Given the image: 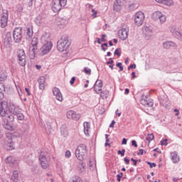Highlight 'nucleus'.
<instances>
[{
	"instance_id": "f257e3e1",
	"label": "nucleus",
	"mask_w": 182,
	"mask_h": 182,
	"mask_svg": "<svg viewBox=\"0 0 182 182\" xmlns=\"http://www.w3.org/2000/svg\"><path fill=\"white\" fill-rule=\"evenodd\" d=\"M70 46V41L68 36H62L61 38L57 43V49L58 52H65L68 50Z\"/></svg>"
},
{
	"instance_id": "f03ea898",
	"label": "nucleus",
	"mask_w": 182,
	"mask_h": 182,
	"mask_svg": "<svg viewBox=\"0 0 182 182\" xmlns=\"http://www.w3.org/2000/svg\"><path fill=\"white\" fill-rule=\"evenodd\" d=\"M87 154V149L86 148V145L80 144L78 146L75 150V156L77 160L80 161H82L85 160V157H86V154Z\"/></svg>"
},
{
	"instance_id": "7ed1b4c3",
	"label": "nucleus",
	"mask_w": 182,
	"mask_h": 182,
	"mask_svg": "<svg viewBox=\"0 0 182 182\" xmlns=\"http://www.w3.org/2000/svg\"><path fill=\"white\" fill-rule=\"evenodd\" d=\"M23 31L22 28L16 27L13 31V38L15 43H21L22 38H23Z\"/></svg>"
},
{
	"instance_id": "20e7f679",
	"label": "nucleus",
	"mask_w": 182,
	"mask_h": 182,
	"mask_svg": "<svg viewBox=\"0 0 182 182\" xmlns=\"http://www.w3.org/2000/svg\"><path fill=\"white\" fill-rule=\"evenodd\" d=\"M40 164L42 168H48L49 167V159H48V154L46 152L41 151L39 156Z\"/></svg>"
},
{
	"instance_id": "39448f33",
	"label": "nucleus",
	"mask_w": 182,
	"mask_h": 182,
	"mask_svg": "<svg viewBox=\"0 0 182 182\" xmlns=\"http://www.w3.org/2000/svg\"><path fill=\"white\" fill-rule=\"evenodd\" d=\"M145 18L146 17L144 16V12H141V11L136 12L134 16V21L135 25H136V26H141V25H143V23H144Z\"/></svg>"
},
{
	"instance_id": "423d86ee",
	"label": "nucleus",
	"mask_w": 182,
	"mask_h": 182,
	"mask_svg": "<svg viewBox=\"0 0 182 182\" xmlns=\"http://www.w3.org/2000/svg\"><path fill=\"white\" fill-rule=\"evenodd\" d=\"M38 38H33L31 43V46H30L29 48V55H31V59H33L35 58V52L38 49Z\"/></svg>"
},
{
	"instance_id": "0eeeda50",
	"label": "nucleus",
	"mask_w": 182,
	"mask_h": 182,
	"mask_svg": "<svg viewBox=\"0 0 182 182\" xmlns=\"http://www.w3.org/2000/svg\"><path fill=\"white\" fill-rule=\"evenodd\" d=\"M17 56L19 65L21 66H25V65H26V55H25V51L23 49H18Z\"/></svg>"
},
{
	"instance_id": "6e6552de",
	"label": "nucleus",
	"mask_w": 182,
	"mask_h": 182,
	"mask_svg": "<svg viewBox=\"0 0 182 182\" xmlns=\"http://www.w3.org/2000/svg\"><path fill=\"white\" fill-rule=\"evenodd\" d=\"M53 46V44L52 43V42H48L46 44H43V46L40 50L41 55L43 56L45 55H47V53H49V52L52 50Z\"/></svg>"
},
{
	"instance_id": "1a4fd4ad",
	"label": "nucleus",
	"mask_w": 182,
	"mask_h": 182,
	"mask_svg": "<svg viewBox=\"0 0 182 182\" xmlns=\"http://www.w3.org/2000/svg\"><path fill=\"white\" fill-rule=\"evenodd\" d=\"M8 10H3V13L0 18V26L1 28H6L8 25Z\"/></svg>"
},
{
	"instance_id": "9d476101",
	"label": "nucleus",
	"mask_w": 182,
	"mask_h": 182,
	"mask_svg": "<svg viewBox=\"0 0 182 182\" xmlns=\"http://www.w3.org/2000/svg\"><path fill=\"white\" fill-rule=\"evenodd\" d=\"M8 114V102L3 101L0 103V117H6Z\"/></svg>"
},
{
	"instance_id": "9b49d317",
	"label": "nucleus",
	"mask_w": 182,
	"mask_h": 182,
	"mask_svg": "<svg viewBox=\"0 0 182 182\" xmlns=\"http://www.w3.org/2000/svg\"><path fill=\"white\" fill-rule=\"evenodd\" d=\"M118 36L122 39V41H126V39L129 38V27H123L118 31Z\"/></svg>"
},
{
	"instance_id": "f8f14e48",
	"label": "nucleus",
	"mask_w": 182,
	"mask_h": 182,
	"mask_svg": "<svg viewBox=\"0 0 182 182\" xmlns=\"http://www.w3.org/2000/svg\"><path fill=\"white\" fill-rule=\"evenodd\" d=\"M51 9L55 13L59 12L62 9V6H65V5L62 4V3L59 2V0H53L51 2Z\"/></svg>"
},
{
	"instance_id": "ddd939ff",
	"label": "nucleus",
	"mask_w": 182,
	"mask_h": 182,
	"mask_svg": "<svg viewBox=\"0 0 182 182\" xmlns=\"http://www.w3.org/2000/svg\"><path fill=\"white\" fill-rule=\"evenodd\" d=\"M81 117V115L80 113H77L76 112L73 110H69L67 112V118L68 119H72L73 120H75V122H77Z\"/></svg>"
},
{
	"instance_id": "4468645a",
	"label": "nucleus",
	"mask_w": 182,
	"mask_h": 182,
	"mask_svg": "<svg viewBox=\"0 0 182 182\" xmlns=\"http://www.w3.org/2000/svg\"><path fill=\"white\" fill-rule=\"evenodd\" d=\"M144 39L146 41H150L153 38V29L151 28L146 26L144 28Z\"/></svg>"
},
{
	"instance_id": "2eb2a0df",
	"label": "nucleus",
	"mask_w": 182,
	"mask_h": 182,
	"mask_svg": "<svg viewBox=\"0 0 182 182\" xmlns=\"http://www.w3.org/2000/svg\"><path fill=\"white\" fill-rule=\"evenodd\" d=\"M4 46L6 49H11V48H12V37H11V33H7L6 35L4 41Z\"/></svg>"
},
{
	"instance_id": "dca6fc26",
	"label": "nucleus",
	"mask_w": 182,
	"mask_h": 182,
	"mask_svg": "<svg viewBox=\"0 0 182 182\" xmlns=\"http://www.w3.org/2000/svg\"><path fill=\"white\" fill-rule=\"evenodd\" d=\"M126 4V0H116V2L114 4L113 9L116 12H119L122 6H124Z\"/></svg>"
},
{
	"instance_id": "f3484780",
	"label": "nucleus",
	"mask_w": 182,
	"mask_h": 182,
	"mask_svg": "<svg viewBox=\"0 0 182 182\" xmlns=\"http://www.w3.org/2000/svg\"><path fill=\"white\" fill-rule=\"evenodd\" d=\"M170 32L172 33L173 36L177 39L181 33V30L176 26H171L170 27Z\"/></svg>"
},
{
	"instance_id": "a211bd4d",
	"label": "nucleus",
	"mask_w": 182,
	"mask_h": 182,
	"mask_svg": "<svg viewBox=\"0 0 182 182\" xmlns=\"http://www.w3.org/2000/svg\"><path fill=\"white\" fill-rule=\"evenodd\" d=\"M21 110L19 108V105L14 103H10L9 105V112L11 113V114L15 115L18 111Z\"/></svg>"
},
{
	"instance_id": "6ab92c4d",
	"label": "nucleus",
	"mask_w": 182,
	"mask_h": 182,
	"mask_svg": "<svg viewBox=\"0 0 182 182\" xmlns=\"http://www.w3.org/2000/svg\"><path fill=\"white\" fill-rule=\"evenodd\" d=\"M102 87H103V82L101 80H97L94 85V90L97 95L102 93Z\"/></svg>"
},
{
	"instance_id": "aec40b11",
	"label": "nucleus",
	"mask_w": 182,
	"mask_h": 182,
	"mask_svg": "<svg viewBox=\"0 0 182 182\" xmlns=\"http://www.w3.org/2000/svg\"><path fill=\"white\" fill-rule=\"evenodd\" d=\"M53 93L54 96H55V99L59 102H63V97L62 96V92H60V90L58 87H54L53 89Z\"/></svg>"
},
{
	"instance_id": "412c9836",
	"label": "nucleus",
	"mask_w": 182,
	"mask_h": 182,
	"mask_svg": "<svg viewBox=\"0 0 182 182\" xmlns=\"http://www.w3.org/2000/svg\"><path fill=\"white\" fill-rule=\"evenodd\" d=\"M140 103L141 105H143V106H145V107H153V105H154L153 100H147V98H141Z\"/></svg>"
},
{
	"instance_id": "4be33fe9",
	"label": "nucleus",
	"mask_w": 182,
	"mask_h": 182,
	"mask_svg": "<svg viewBox=\"0 0 182 182\" xmlns=\"http://www.w3.org/2000/svg\"><path fill=\"white\" fill-rule=\"evenodd\" d=\"M4 161L6 164H10L11 166H15L18 164V161H16V159L12 156H7Z\"/></svg>"
},
{
	"instance_id": "5701e85b",
	"label": "nucleus",
	"mask_w": 182,
	"mask_h": 182,
	"mask_svg": "<svg viewBox=\"0 0 182 182\" xmlns=\"http://www.w3.org/2000/svg\"><path fill=\"white\" fill-rule=\"evenodd\" d=\"M50 38V34L49 33H44L41 36V43L46 44L49 42H51Z\"/></svg>"
},
{
	"instance_id": "b1692460",
	"label": "nucleus",
	"mask_w": 182,
	"mask_h": 182,
	"mask_svg": "<svg viewBox=\"0 0 182 182\" xmlns=\"http://www.w3.org/2000/svg\"><path fill=\"white\" fill-rule=\"evenodd\" d=\"M162 46L164 49H170V48H177V44H176V43L173 41L164 42Z\"/></svg>"
},
{
	"instance_id": "393cba45",
	"label": "nucleus",
	"mask_w": 182,
	"mask_h": 182,
	"mask_svg": "<svg viewBox=\"0 0 182 182\" xmlns=\"http://www.w3.org/2000/svg\"><path fill=\"white\" fill-rule=\"evenodd\" d=\"M25 36L27 41H31V39H32V36H33V29L32 27L26 29Z\"/></svg>"
},
{
	"instance_id": "a878e982",
	"label": "nucleus",
	"mask_w": 182,
	"mask_h": 182,
	"mask_svg": "<svg viewBox=\"0 0 182 182\" xmlns=\"http://www.w3.org/2000/svg\"><path fill=\"white\" fill-rule=\"evenodd\" d=\"M171 160L174 164L178 163L180 161V156H178L177 152L174 151L171 154Z\"/></svg>"
},
{
	"instance_id": "bb28decb",
	"label": "nucleus",
	"mask_w": 182,
	"mask_h": 182,
	"mask_svg": "<svg viewBox=\"0 0 182 182\" xmlns=\"http://www.w3.org/2000/svg\"><path fill=\"white\" fill-rule=\"evenodd\" d=\"M60 134L64 137H66L69 134V131L68 130V126L66 124H63L60 127Z\"/></svg>"
},
{
	"instance_id": "cd10ccee",
	"label": "nucleus",
	"mask_w": 182,
	"mask_h": 182,
	"mask_svg": "<svg viewBox=\"0 0 182 182\" xmlns=\"http://www.w3.org/2000/svg\"><path fill=\"white\" fill-rule=\"evenodd\" d=\"M6 149H7V150H14V141H12V139L8 138L6 140Z\"/></svg>"
},
{
	"instance_id": "c85d7f7f",
	"label": "nucleus",
	"mask_w": 182,
	"mask_h": 182,
	"mask_svg": "<svg viewBox=\"0 0 182 182\" xmlns=\"http://www.w3.org/2000/svg\"><path fill=\"white\" fill-rule=\"evenodd\" d=\"M2 125L6 130H12V125L9 124V121L6 120V119H2Z\"/></svg>"
},
{
	"instance_id": "c756f323",
	"label": "nucleus",
	"mask_w": 182,
	"mask_h": 182,
	"mask_svg": "<svg viewBox=\"0 0 182 182\" xmlns=\"http://www.w3.org/2000/svg\"><path fill=\"white\" fill-rule=\"evenodd\" d=\"M38 82L39 85V89H41V90H45V77H40Z\"/></svg>"
},
{
	"instance_id": "7c9ffc66",
	"label": "nucleus",
	"mask_w": 182,
	"mask_h": 182,
	"mask_svg": "<svg viewBox=\"0 0 182 182\" xmlns=\"http://www.w3.org/2000/svg\"><path fill=\"white\" fill-rule=\"evenodd\" d=\"M83 127H84V133L85 136H89V132L90 131V123L84 122Z\"/></svg>"
},
{
	"instance_id": "2f4dec72",
	"label": "nucleus",
	"mask_w": 182,
	"mask_h": 182,
	"mask_svg": "<svg viewBox=\"0 0 182 182\" xmlns=\"http://www.w3.org/2000/svg\"><path fill=\"white\" fill-rule=\"evenodd\" d=\"M77 170H78L80 173H83V171L86 170V164H85L83 162H80L77 165Z\"/></svg>"
},
{
	"instance_id": "473e14b6",
	"label": "nucleus",
	"mask_w": 182,
	"mask_h": 182,
	"mask_svg": "<svg viewBox=\"0 0 182 182\" xmlns=\"http://www.w3.org/2000/svg\"><path fill=\"white\" fill-rule=\"evenodd\" d=\"M34 22L35 23H36V25H38V26H41V25L43 23V18L42 17V16L39 15L36 18Z\"/></svg>"
},
{
	"instance_id": "72a5a7b5",
	"label": "nucleus",
	"mask_w": 182,
	"mask_h": 182,
	"mask_svg": "<svg viewBox=\"0 0 182 182\" xmlns=\"http://www.w3.org/2000/svg\"><path fill=\"white\" fill-rule=\"evenodd\" d=\"M166 20H167V17L166 16V15L163 14L161 12V14L158 17V21H159L161 25H163V23H164V22H166Z\"/></svg>"
},
{
	"instance_id": "f704fd0d",
	"label": "nucleus",
	"mask_w": 182,
	"mask_h": 182,
	"mask_svg": "<svg viewBox=\"0 0 182 182\" xmlns=\"http://www.w3.org/2000/svg\"><path fill=\"white\" fill-rule=\"evenodd\" d=\"M90 170L92 171L96 170V161L95 159H90L89 162Z\"/></svg>"
},
{
	"instance_id": "c9c22d12",
	"label": "nucleus",
	"mask_w": 182,
	"mask_h": 182,
	"mask_svg": "<svg viewBox=\"0 0 182 182\" xmlns=\"http://www.w3.org/2000/svg\"><path fill=\"white\" fill-rule=\"evenodd\" d=\"M161 11H154L152 14H151V18L153 19V21H154L155 22H157L159 21V16H160V14Z\"/></svg>"
},
{
	"instance_id": "e433bc0d",
	"label": "nucleus",
	"mask_w": 182,
	"mask_h": 182,
	"mask_svg": "<svg viewBox=\"0 0 182 182\" xmlns=\"http://www.w3.org/2000/svg\"><path fill=\"white\" fill-rule=\"evenodd\" d=\"M18 171H14L11 176V180L14 182H19V179H18Z\"/></svg>"
},
{
	"instance_id": "4c0bfd02",
	"label": "nucleus",
	"mask_w": 182,
	"mask_h": 182,
	"mask_svg": "<svg viewBox=\"0 0 182 182\" xmlns=\"http://www.w3.org/2000/svg\"><path fill=\"white\" fill-rule=\"evenodd\" d=\"M14 116H16L18 120L22 121L25 119V115L19 110L18 112L15 114Z\"/></svg>"
},
{
	"instance_id": "58836bf2",
	"label": "nucleus",
	"mask_w": 182,
	"mask_h": 182,
	"mask_svg": "<svg viewBox=\"0 0 182 182\" xmlns=\"http://www.w3.org/2000/svg\"><path fill=\"white\" fill-rule=\"evenodd\" d=\"M8 75H6V72L0 71V82H4L6 79H7Z\"/></svg>"
},
{
	"instance_id": "ea45409f",
	"label": "nucleus",
	"mask_w": 182,
	"mask_h": 182,
	"mask_svg": "<svg viewBox=\"0 0 182 182\" xmlns=\"http://www.w3.org/2000/svg\"><path fill=\"white\" fill-rule=\"evenodd\" d=\"M69 182H83L82 181V178H80L77 176H73V177L70 178Z\"/></svg>"
},
{
	"instance_id": "a19ab883",
	"label": "nucleus",
	"mask_w": 182,
	"mask_h": 182,
	"mask_svg": "<svg viewBox=\"0 0 182 182\" xmlns=\"http://www.w3.org/2000/svg\"><path fill=\"white\" fill-rule=\"evenodd\" d=\"M162 4L166 6H173V5H174V1H173V0H164V3Z\"/></svg>"
},
{
	"instance_id": "79ce46f5",
	"label": "nucleus",
	"mask_w": 182,
	"mask_h": 182,
	"mask_svg": "<svg viewBox=\"0 0 182 182\" xmlns=\"http://www.w3.org/2000/svg\"><path fill=\"white\" fill-rule=\"evenodd\" d=\"M160 103L161 105H162L163 106H168V105H170V102L168 101V99L165 98L164 100L161 99L160 100Z\"/></svg>"
},
{
	"instance_id": "37998d69",
	"label": "nucleus",
	"mask_w": 182,
	"mask_h": 182,
	"mask_svg": "<svg viewBox=\"0 0 182 182\" xmlns=\"http://www.w3.org/2000/svg\"><path fill=\"white\" fill-rule=\"evenodd\" d=\"M153 140H154V135L153 134H149L146 137V141L150 144V142Z\"/></svg>"
},
{
	"instance_id": "c03bdc74",
	"label": "nucleus",
	"mask_w": 182,
	"mask_h": 182,
	"mask_svg": "<svg viewBox=\"0 0 182 182\" xmlns=\"http://www.w3.org/2000/svg\"><path fill=\"white\" fill-rule=\"evenodd\" d=\"M100 95L102 99H107V97L109 96V91H102Z\"/></svg>"
},
{
	"instance_id": "a18cd8bd",
	"label": "nucleus",
	"mask_w": 182,
	"mask_h": 182,
	"mask_svg": "<svg viewBox=\"0 0 182 182\" xmlns=\"http://www.w3.org/2000/svg\"><path fill=\"white\" fill-rule=\"evenodd\" d=\"M6 117H7V119H6V120H7V122H14V120H15V117L13 114H9L7 112Z\"/></svg>"
},
{
	"instance_id": "49530a36",
	"label": "nucleus",
	"mask_w": 182,
	"mask_h": 182,
	"mask_svg": "<svg viewBox=\"0 0 182 182\" xmlns=\"http://www.w3.org/2000/svg\"><path fill=\"white\" fill-rule=\"evenodd\" d=\"M84 72L86 75H88L89 76L92 75V70H90V68L87 67L84 68Z\"/></svg>"
},
{
	"instance_id": "de8ad7c7",
	"label": "nucleus",
	"mask_w": 182,
	"mask_h": 182,
	"mask_svg": "<svg viewBox=\"0 0 182 182\" xmlns=\"http://www.w3.org/2000/svg\"><path fill=\"white\" fill-rule=\"evenodd\" d=\"M4 92H5V87L1 85V88H0V99H4Z\"/></svg>"
},
{
	"instance_id": "09e8293b",
	"label": "nucleus",
	"mask_w": 182,
	"mask_h": 182,
	"mask_svg": "<svg viewBox=\"0 0 182 182\" xmlns=\"http://www.w3.org/2000/svg\"><path fill=\"white\" fill-rule=\"evenodd\" d=\"M23 161H25V163H26V164H28V166H32V164H33V162L32 161V160L28 159L26 158L23 159Z\"/></svg>"
},
{
	"instance_id": "8fccbe9b",
	"label": "nucleus",
	"mask_w": 182,
	"mask_h": 182,
	"mask_svg": "<svg viewBox=\"0 0 182 182\" xmlns=\"http://www.w3.org/2000/svg\"><path fill=\"white\" fill-rule=\"evenodd\" d=\"M71 156H72V153L70 152V151L69 150L66 151L65 153V159H70Z\"/></svg>"
},
{
	"instance_id": "3c124183",
	"label": "nucleus",
	"mask_w": 182,
	"mask_h": 182,
	"mask_svg": "<svg viewBox=\"0 0 182 182\" xmlns=\"http://www.w3.org/2000/svg\"><path fill=\"white\" fill-rule=\"evenodd\" d=\"M60 25H66V24H68V19H66V18H61L60 20Z\"/></svg>"
},
{
	"instance_id": "603ef678",
	"label": "nucleus",
	"mask_w": 182,
	"mask_h": 182,
	"mask_svg": "<svg viewBox=\"0 0 182 182\" xmlns=\"http://www.w3.org/2000/svg\"><path fill=\"white\" fill-rule=\"evenodd\" d=\"M11 129H10V132H15V130H16V129H18V124H11Z\"/></svg>"
},
{
	"instance_id": "864d4df0",
	"label": "nucleus",
	"mask_w": 182,
	"mask_h": 182,
	"mask_svg": "<svg viewBox=\"0 0 182 182\" xmlns=\"http://www.w3.org/2000/svg\"><path fill=\"white\" fill-rule=\"evenodd\" d=\"M167 141H168V140L167 139H165L161 141V146H167V144H168V143Z\"/></svg>"
},
{
	"instance_id": "5fc2aeb1",
	"label": "nucleus",
	"mask_w": 182,
	"mask_h": 182,
	"mask_svg": "<svg viewBox=\"0 0 182 182\" xmlns=\"http://www.w3.org/2000/svg\"><path fill=\"white\" fill-rule=\"evenodd\" d=\"M123 177V173H120L119 174H117V181H122V179H121V178H122Z\"/></svg>"
},
{
	"instance_id": "6e6d98bb",
	"label": "nucleus",
	"mask_w": 182,
	"mask_h": 182,
	"mask_svg": "<svg viewBox=\"0 0 182 182\" xmlns=\"http://www.w3.org/2000/svg\"><path fill=\"white\" fill-rule=\"evenodd\" d=\"M124 153H126V149H122V151H118V154H120L122 157H124Z\"/></svg>"
},
{
	"instance_id": "4d7b16f0",
	"label": "nucleus",
	"mask_w": 182,
	"mask_h": 182,
	"mask_svg": "<svg viewBox=\"0 0 182 182\" xmlns=\"http://www.w3.org/2000/svg\"><path fill=\"white\" fill-rule=\"evenodd\" d=\"M114 55H117V56H120V48H117L114 53Z\"/></svg>"
},
{
	"instance_id": "13d9d810",
	"label": "nucleus",
	"mask_w": 182,
	"mask_h": 182,
	"mask_svg": "<svg viewBox=\"0 0 182 182\" xmlns=\"http://www.w3.org/2000/svg\"><path fill=\"white\" fill-rule=\"evenodd\" d=\"M147 164L149 166L150 168H153V167H156V164L155 163H151V162H147Z\"/></svg>"
},
{
	"instance_id": "bf43d9fd",
	"label": "nucleus",
	"mask_w": 182,
	"mask_h": 182,
	"mask_svg": "<svg viewBox=\"0 0 182 182\" xmlns=\"http://www.w3.org/2000/svg\"><path fill=\"white\" fill-rule=\"evenodd\" d=\"M106 34H102L101 36V42H106L107 40H106L105 38H106Z\"/></svg>"
},
{
	"instance_id": "052dcab7",
	"label": "nucleus",
	"mask_w": 182,
	"mask_h": 182,
	"mask_svg": "<svg viewBox=\"0 0 182 182\" xmlns=\"http://www.w3.org/2000/svg\"><path fill=\"white\" fill-rule=\"evenodd\" d=\"M117 67L120 69V71H121V72H123V69H124V68H123V67H122V63H118L117 64Z\"/></svg>"
},
{
	"instance_id": "680f3d73",
	"label": "nucleus",
	"mask_w": 182,
	"mask_h": 182,
	"mask_svg": "<svg viewBox=\"0 0 182 182\" xmlns=\"http://www.w3.org/2000/svg\"><path fill=\"white\" fill-rule=\"evenodd\" d=\"M76 80V77H73L70 81V85H75V81Z\"/></svg>"
},
{
	"instance_id": "e2e57ef3",
	"label": "nucleus",
	"mask_w": 182,
	"mask_h": 182,
	"mask_svg": "<svg viewBox=\"0 0 182 182\" xmlns=\"http://www.w3.org/2000/svg\"><path fill=\"white\" fill-rule=\"evenodd\" d=\"M59 3L61 4L62 5L66 6V4L68 2V0H58Z\"/></svg>"
},
{
	"instance_id": "0e129e2a",
	"label": "nucleus",
	"mask_w": 182,
	"mask_h": 182,
	"mask_svg": "<svg viewBox=\"0 0 182 182\" xmlns=\"http://www.w3.org/2000/svg\"><path fill=\"white\" fill-rule=\"evenodd\" d=\"M92 12L94 13V14H92V16L93 18H96V16H97L96 15H97V11H96L95 9H92Z\"/></svg>"
},
{
	"instance_id": "69168bd1",
	"label": "nucleus",
	"mask_w": 182,
	"mask_h": 182,
	"mask_svg": "<svg viewBox=\"0 0 182 182\" xmlns=\"http://www.w3.org/2000/svg\"><path fill=\"white\" fill-rule=\"evenodd\" d=\"M131 69H136V64L130 65L128 67V70H130Z\"/></svg>"
},
{
	"instance_id": "338daca9",
	"label": "nucleus",
	"mask_w": 182,
	"mask_h": 182,
	"mask_svg": "<svg viewBox=\"0 0 182 182\" xmlns=\"http://www.w3.org/2000/svg\"><path fill=\"white\" fill-rule=\"evenodd\" d=\"M132 145L134 146V147H137V142H136V140L132 141Z\"/></svg>"
},
{
	"instance_id": "774afa93",
	"label": "nucleus",
	"mask_w": 182,
	"mask_h": 182,
	"mask_svg": "<svg viewBox=\"0 0 182 182\" xmlns=\"http://www.w3.org/2000/svg\"><path fill=\"white\" fill-rule=\"evenodd\" d=\"M178 41H180L181 42H182V32L181 34H179L178 37L177 38Z\"/></svg>"
}]
</instances>
